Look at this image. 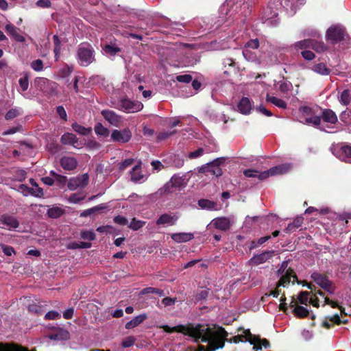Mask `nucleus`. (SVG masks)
Wrapping results in <instances>:
<instances>
[{
	"instance_id": "ea45409f",
	"label": "nucleus",
	"mask_w": 351,
	"mask_h": 351,
	"mask_svg": "<svg viewBox=\"0 0 351 351\" xmlns=\"http://www.w3.org/2000/svg\"><path fill=\"white\" fill-rule=\"evenodd\" d=\"M28 309L30 312L34 313L37 315L42 314L45 309L43 308V305H42L40 302L33 303L29 305Z\"/></svg>"
},
{
	"instance_id": "6e6552de",
	"label": "nucleus",
	"mask_w": 351,
	"mask_h": 351,
	"mask_svg": "<svg viewBox=\"0 0 351 351\" xmlns=\"http://www.w3.org/2000/svg\"><path fill=\"white\" fill-rule=\"evenodd\" d=\"M184 184V179L182 177L178 176L177 175H173L170 181L166 183L164 186L159 189L160 193L167 194L172 192V188H180Z\"/></svg>"
},
{
	"instance_id": "6ab92c4d",
	"label": "nucleus",
	"mask_w": 351,
	"mask_h": 351,
	"mask_svg": "<svg viewBox=\"0 0 351 351\" xmlns=\"http://www.w3.org/2000/svg\"><path fill=\"white\" fill-rule=\"evenodd\" d=\"M238 110L243 114H249L252 109V102L248 97H242L237 105Z\"/></svg>"
},
{
	"instance_id": "f257e3e1",
	"label": "nucleus",
	"mask_w": 351,
	"mask_h": 351,
	"mask_svg": "<svg viewBox=\"0 0 351 351\" xmlns=\"http://www.w3.org/2000/svg\"><path fill=\"white\" fill-rule=\"evenodd\" d=\"M226 5L230 8L226 12V14L230 17L233 16L234 20L243 23L247 15L250 13L249 5L245 2H237L234 0H226Z\"/></svg>"
},
{
	"instance_id": "ddd939ff",
	"label": "nucleus",
	"mask_w": 351,
	"mask_h": 351,
	"mask_svg": "<svg viewBox=\"0 0 351 351\" xmlns=\"http://www.w3.org/2000/svg\"><path fill=\"white\" fill-rule=\"evenodd\" d=\"M291 169V165L289 164H282L270 168L265 171L267 173V178L269 176L276 175L284 174L287 173Z\"/></svg>"
},
{
	"instance_id": "4d7b16f0",
	"label": "nucleus",
	"mask_w": 351,
	"mask_h": 351,
	"mask_svg": "<svg viewBox=\"0 0 351 351\" xmlns=\"http://www.w3.org/2000/svg\"><path fill=\"white\" fill-rule=\"evenodd\" d=\"M113 221L115 223H117L121 226H125L128 223L127 218L122 215L115 216L113 219Z\"/></svg>"
},
{
	"instance_id": "a878e982",
	"label": "nucleus",
	"mask_w": 351,
	"mask_h": 351,
	"mask_svg": "<svg viewBox=\"0 0 351 351\" xmlns=\"http://www.w3.org/2000/svg\"><path fill=\"white\" fill-rule=\"evenodd\" d=\"M290 306L293 307V312L298 317H305L308 315V311L304 306L297 305L296 302L292 298Z\"/></svg>"
},
{
	"instance_id": "338daca9",
	"label": "nucleus",
	"mask_w": 351,
	"mask_h": 351,
	"mask_svg": "<svg viewBox=\"0 0 351 351\" xmlns=\"http://www.w3.org/2000/svg\"><path fill=\"white\" fill-rule=\"evenodd\" d=\"M246 47L252 48L253 49H258L259 47V41L257 38L251 39L247 43Z\"/></svg>"
},
{
	"instance_id": "2f4dec72",
	"label": "nucleus",
	"mask_w": 351,
	"mask_h": 351,
	"mask_svg": "<svg viewBox=\"0 0 351 351\" xmlns=\"http://www.w3.org/2000/svg\"><path fill=\"white\" fill-rule=\"evenodd\" d=\"M198 206L202 209H208V210H218L217 206V203L209 199H201L198 200Z\"/></svg>"
},
{
	"instance_id": "7ed1b4c3",
	"label": "nucleus",
	"mask_w": 351,
	"mask_h": 351,
	"mask_svg": "<svg viewBox=\"0 0 351 351\" xmlns=\"http://www.w3.org/2000/svg\"><path fill=\"white\" fill-rule=\"evenodd\" d=\"M114 108L126 113H134L141 110L143 105L138 101H132L128 98H121Z\"/></svg>"
},
{
	"instance_id": "393cba45",
	"label": "nucleus",
	"mask_w": 351,
	"mask_h": 351,
	"mask_svg": "<svg viewBox=\"0 0 351 351\" xmlns=\"http://www.w3.org/2000/svg\"><path fill=\"white\" fill-rule=\"evenodd\" d=\"M311 278L317 285H331L327 275L325 274L313 272L311 274Z\"/></svg>"
},
{
	"instance_id": "20e7f679",
	"label": "nucleus",
	"mask_w": 351,
	"mask_h": 351,
	"mask_svg": "<svg viewBox=\"0 0 351 351\" xmlns=\"http://www.w3.org/2000/svg\"><path fill=\"white\" fill-rule=\"evenodd\" d=\"M347 36L345 29L337 25L330 26L326 33V40L333 45L344 40Z\"/></svg>"
},
{
	"instance_id": "aec40b11",
	"label": "nucleus",
	"mask_w": 351,
	"mask_h": 351,
	"mask_svg": "<svg viewBox=\"0 0 351 351\" xmlns=\"http://www.w3.org/2000/svg\"><path fill=\"white\" fill-rule=\"evenodd\" d=\"M5 30L16 41L19 43L25 42L24 36L19 33V29L15 27L12 23H8L5 25Z\"/></svg>"
},
{
	"instance_id": "423d86ee",
	"label": "nucleus",
	"mask_w": 351,
	"mask_h": 351,
	"mask_svg": "<svg viewBox=\"0 0 351 351\" xmlns=\"http://www.w3.org/2000/svg\"><path fill=\"white\" fill-rule=\"evenodd\" d=\"M132 136V134L129 128H124L121 130H112L110 138L113 142L119 143H126L130 141Z\"/></svg>"
},
{
	"instance_id": "3c124183",
	"label": "nucleus",
	"mask_w": 351,
	"mask_h": 351,
	"mask_svg": "<svg viewBox=\"0 0 351 351\" xmlns=\"http://www.w3.org/2000/svg\"><path fill=\"white\" fill-rule=\"evenodd\" d=\"M31 67L36 71H41L43 69V62L41 60L37 59L31 63Z\"/></svg>"
},
{
	"instance_id": "b1692460",
	"label": "nucleus",
	"mask_w": 351,
	"mask_h": 351,
	"mask_svg": "<svg viewBox=\"0 0 351 351\" xmlns=\"http://www.w3.org/2000/svg\"><path fill=\"white\" fill-rule=\"evenodd\" d=\"M243 175L247 178H256L262 181L267 179V173L256 169H247L243 171Z\"/></svg>"
},
{
	"instance_id": "f8f14e48",
	"label": "nucleus",
	"mask_w": 351,
	"mask_h": 351,
	"mask_svg": "<svg viewBox=\"0 0 351 351\" xmlns=\"http://www.w3.org/2000/svg\"><path fill=\"white\" fill-rule=\"evenodd\" d=\"M179 217L176 214L164 213L157 219L156 223L157 226H173L176 223Z\"/></svg>"
},
{
	"instance_id": "f3484780",
	"label": "nucleus",
	"mask_w": 351,
	"mask_h": 351,
	"mask_svg": "<svg viewBox=\"0 0 351 351\" xmlns=\"http://www.w3.org/2000/svg\"><path fill=\"white\" fill-rule=\"evenodd\" d=\"M321 110V120L323 119L324 122L331 124H335L338 121L337 116L333 110L328 108Z\"/></svg>"
},
{
	"instance_id": "cd10ccee",
	"label": "nucleus",
	"mask_w": 351,
	"mask_h": 351,
	"mask_svg": "<svg viewBox=\"0 0 351 351\" xmlns=\"http://www.w3.org/2000/svg\"><path fill=\"white\" fill-rule=\"evenodd\" d=\"M147 316L145 313L138 315L126 323L125 328L127 329H132L141 324L145 319H147Z\"/></svg>"
},
{
	"instance_id": "603ef678",
	"label": "nucleus",
	"mask_w": 351,
	"mask_h": 351,
	"mask_svg": "<svg viewBox=\"0 0 351 351\" xmlns=\"http://www.w3.org/2000/svg\"><path fill=\"white\" fill-rule=\"evenodd\" d=\"M19 83L23 91L27 90L29 86L28 76L25 75L24 77H21L19 80Z\"/></svg>"
},
{
	"instance_id": "79ce46f5",
	"label": "nucleus",
	"mask_w": 351,
	"mask_h": 351,
	"mask_svg": "<svg viewBox=\"0 0 351 351\" xmlns=\"http://www.w3.org/2000/svg\"><path fill=\"white\" fill-rule=\"evenodd\" d=\"M145 225V221L138 220L135 217H134L128 227L133 230H138L140 228H143Z\"/></svg>"
},
{
	"instance_id": "c85d7f7f",
	"label": "nucleus",
	"mask_w": 351,
	"mask_h": 351,
	"mask_svg": "<svg viewBox=\"0 0 351 351\" xmlns=\"http://www.w3.org/2000/svg\"><path fill=\"white\" fill-rule=\"evenodd\" d=\"M141 162H139L138 165H135L130 173H131V180L133 182L140 181L143 178V175L141 173Z\"/></svg>"
},
{
	"instance_id": "774afa93",
	"label": "nucleus",
	"mask_w": 351,
	"mask_h": 351,
	"mask_svg": "<svg viewBox=\"0 0 351 351\" xmlns=\"http://www.w3.org/2000/svg\"><path fill=\"white\" fill-rule=\"evenodd\" d=\"M176 301V298H165L162 299V303L165 306H172L175 304Z\"/></svg>"
},
{
	"instance_id": "4468645a",
	"label": "nucleus",
	"mask_w": 351,
	"mask_h": 351,
	"mask_svg": "<svg viewBox=\"0 0 351 351\" xmlns=\"http://www.w3.org/2000/svg\"><path fill=\"white\" fill-rule=\"evenodd\" d=\"M336 156L345 162H351V145H344L336 150Z\"/></svg>"
},
{
	"instance_id": "de8ad7c7",
	"label": "nucleus",
	"mask_w": 351,
	"mask_h": 351,
	"mask_svg": "<svg viewBox=\"0 0 351 351\" xmlns=\"http://www.w3.org/2000/svg\"><path fill=\"white\" fill-rule=\"evenodd\" d=\"M208 173L210 175L215 176L218 178L223 174V171L219 167H215L213 165H208Z\"/></svg>"
},
{
	"instance_id": "69168bd1",
	"label": "nucleus",
	"mask_w": 351,
	"mask_h": 351,
	"mask_svg": "<svg viewBox=\"0 0 351 351\" xmlns=\"http://www.w3.org/2000/svg\"><path fill=\"white\" fill-rule=\"evenodd\" d=\"M225 160H226V158L219 157V158H217L215 159L214 160L208 162V165H213V166L220 167V165H222L223 163H224Z\"/></svg>"
},
{
	"instance_id": "8fccbe9b",
	"label": "nucleus",
	"mask_w": 351,
	"mask_h": 351,
	"mask_svg": "<svg viewBox=\"0 0 351 351\" xmlns=\"http://www.w3.org/2000/svg\"><path fill=\"white\" fill-rule=\"evenodd\" d=\"M134 162L133 158H128L122 161L119 164V169L120 171H123L128 167L131 166Z\"/></svg>"
},
{
	"instance_id": "dca6fc26",
	"label": "nucleus",
	"mask_w": 351,
	"mask_h": 351,
	"mask_svg": "<svg viewBox=\"0 0 351 351\" xmlns=\"http://www.w3.org/2000/svg\"><path fill=\"white\" fill-rule=\"evenodd\" d=\"M274 250L265 251L260 254L254 255L250 259V262L254 265H260L265 263L267 260L270 259L274 254Z\"/></svg>"
},
{
	"instance_id": "9b49d317",
	"label": "nucleus",
	"mask_w": 351,
	"mask_h": 351,
	"mask_svg": "<svg viewBox=\"0 0 351 351\" xmlns=\"http://www.w3.org/2000/svg\"><path fill=\"white\" fill-rule=\"evenodd\" d=\"M103 117L111 125L119 127L122 123V117L110 110H103L101 112Z\"/></svg>"
},
{
	"instance_id": "39448f33",
	"label": "nucleus",
	"mask_w": 351,
	"mask_h": 351,
	"mask_svg": "<svg viewBox=\"0 0 351 351\" xmlns=\"http://www.w3.org/2000/svg\"><path fill=\"white\" fill-rule=\"evenodd\" d=\"M245 341H248L251 345H253V350L257 351L261 350L263 347L267 348L269 347V343L266 339H260L256 335L251 334L250 330L244 331Z\"/></svg>"
},
{
	"instance_id": "f704fd0d",
	"label": "nucleus",
	"mask_w": 351,
	"mask_h": 351,
	"mask_svg": "<svg viewBox=\"0 0 351 351\" xmlns=\"http://www.w3.org/2000/svg\"><path fill=\"white\" fill-rule=\"evenodd\" d=\"M311 49L315 50L317 53L326 51L328 49L327 45L322 41H317L312 39Z\"/></svg>"
},
{
	"instance_id": "6e6d98bb",
	"label": "nucleus",
	"mask_w": 351,
	"mask_h": 351,
	"mask_svg": "<svg viewBox=\"0 0 351 351\" xmlns=\"http://www.w3.org/2000/svg\"><path fill=\"white\" fill-rule=\"evenodd\" d=\"M135 341H136V339L134 337H132V336L127 337L123 340L122 346L123 348H129L134 343Z\"/></svg>"
},
{
	"instance_id": "4be33fe9",
	"label": "nucleus",
	"mask_w": 351,
	"mask_h": 351,
	"mask_svg": "<svg viewBox=\"0 0 351 351\" xmlns=\"http://www.w3.org/2000/svg\"><path fill=\"white\" fill-rule=\"evenodd\" d=\"M171 238L176 243H185L194 238L193 234L187 232L173 233Z\"/></svg>"
},
{
	"instance_id": "a211bd4d",
	"label": "nucleus",
	"mask_w": 351,
	"mask_h": 351,
	"mask_svg": "<svg viewBox=\"0 0 351 351\" xmlns=\"http://www.w3.org/2000/svg\"><path fill=\"white\" fill-rule=\"evenodd\" d=\"M213 221L214 226L222 231L229 230L232 226L229 218L226 217L215 218Z\"/></svg>"
},
{
	"instance_id": "473e14b6",
	"label": "nucleus",
	"mask_w": 351,
	"mask_h": 351,
	"mask_svg": "<svg viewBox=\"0 0 351 351\" xmlns=\"http://www.w3.org/2000/svg\"><path fill=\"white\" fill-rule=\"evenodd\" d=\"M266 100L267 101L273 104L274 105L280 108L285 109L287 108L286 102L282 99L278 98L276 97L270 96L267 94L266 97Z\"/></svg>"
},
{
	"instance_id": "49530a36",
	"label": "nucleus",
	"mask_w": 351,
	"mask_h": 351,
	"mask_svg": "<svg viewBox=\"0 0 351 351\" xmlns=\"http://www.w3.org/2000/svg\"><path fill=\"white\" fill-rule=\"evenodd\" d=\"M104 51L106 53L110 54L111 56H114L117 53L121 51L120 48L110 45H106L104 47Z\"/></svg>"
},
{
	"instance_id": "e433bc0d",
	"label": "nucleus",
	"mask_w": 351,
	"mask_h": 351,
	"mask_svg": "<svg viewBox=\"0 0 351 351\" xmlns=\"http://www.w3.org/2000/svg\"><path fill=\"white\" fill-rule=\"evenodd\" d=\"M95 132L98 136L103 137L108 136L110 131L107 128H105L101 123H97L94 128Z\"/></svg>"
},
{
	"instance_id": "0eeeda50",
	"label": "nucleus",
	"mask_w": 351,
	"mask_h": 351,
	"mask_svg": "<svg viewBox=\"0 0 351 351\" xmlns=\"http://www.w3.org/2000/svg\"><path fill=\"white\" fill-rule=\"evenodd\" d=\"M89 183V176L88 173H84L74 178H71L67 184L69 190L75 191L77 188H84Z\"/></svg>"
},
{
	"instance_id": "7c9ffc66",
	"label": "nucleus",
	"mask_w": 351,
	"mask_h": 351,
	"mask_svg": "<svg viewBox=\"0 0 351 351\" xmlns=\"http://www.w3.org/2000/svg\"><path fill=\"white\" fill-rule=\"evenodd\" d=\"M311 69L320 75H328L330 73V69L326 66L324 63L320 62L313 66Z\"/></svg>"
},
{
	"instance_id": "13d9d810",
	"label": "nucleus",
	"mask_w": 351,
	"mask_h": 351,
	"mask_svg": "<svg viewBox=\"0 0 351 351\" xmlns=\"http://www.w3.org/2000/svg\"><path fill=\"white\" fill-rule=\"evenodd\" d=\"M60 317L61 315L58 311H49L45 315V318L46 319H60Z\"/></svg>"
},
{
	"instance_id": "5fc2aeb1",
	"label": "nucleus",
	"mask_w": 351,
	"mask_h": 351,
	"mask_svg": "<svg viewBox=\"0 0 351 351\" xmlns=\"http://www.w3.org/2000/svg\"><path fill=\"white\" fill-rule=\"evenodd\" d=\"M192 76L189 74L180 75L176 76V80L179 82L189 83L192 81Z\"/></svg>"
},
{
	"instance_id": "c03bdc74",
	"label": "nucleus",
	"mask_w": 351,
	"mask_h": 351,
	"mask_svg": "<svg viewBox=\"0 0 351 351\" xmlns=\"http://www.w3.org/2000/svg\"><path fill=\"white\" fill-rule=\"evenodd\" d=\"M86 198V194L83 192L73 193L70 195L69 201L72 203H79L80 201Z\"/></svg>"
},
{
	"instance_id": "052dcab7",
	"label": "nucleus",
	"mask_w": 351,
	"mask_h": 351,
	"mask_svg": "<svg viewBox=\"0 0 351 351\" xmlns=\"http://www.w3.org/2000/svg\"><path fill=\"white\" fill-rule=\"evenodd\" d=\"M204 152V149L200 147L194 152H189L188 156L191 159L196 158L203 155Z\"/></svg>"
},
{
	"instance_id": "680f3d73",
	"label": "nucleus",
	"mask_w": 351,
	"mask_h": 351,
	"mask_svg": "<svg viewBox=\"0 0 351 351\" xmlns=\"http://www.w3.org/2000/svg\"><path fill=\"white\" fill-rule=\"evenodd\" d=\"M56 112L60 117L64 120H67V114L64 108L62 106H59L56 108Z\"/></svg>"
},
{
	"instance_id": "a19ab883",
	"label": "nucleus",
	"mask_w": 351,
	"mask_h": 351,
	"mask_svg": "<svg viewBox=\"0 0 351 351\" xmlns=\"http://www.w3.org/2000/svg\"><path fill=\"white\" fill-rule=\"evenodd\" d=\"M53 43H54V49L53 52L55 53L56 60H58L59 54L61 49V42L57 35H54L53 37Z\"/></svg>"
},
{
	"instance_id": "a18cd8bd",
	"label": "nucleus",
	"mask_w": 351,
	"mask_h": 351,
	"mask_svg": "<svg viewBox=\"0 0 351 351\" xmlns=\"http://www.w3.org/2000/svg\"><path fill=\"white\" fill-rule=\"evenodd\" d=\"M80 237L84 240H88L90 241H93L96 238L95 234L90 230H82L80 232Z\"/></svg>"
},
{
	"instance_id": "c9c22d12",
	"label": "nucleus",
	"mask_w": 351,
	"mask_h": 351,
	"mask_svg": "<svg viewBox=\"0 0 351 351\" xmlns=\"http://www.w3.org/2000/svg\"><path fill=\"white\" fill-rule=\"evenodd\" d=\"M312 43V39H304L300 41H298L294 44V48L295 49L306 50L311 49V44Z\"/></svg>"
},
{
	"instance_id": "f03ea898",
	"label": "nucleus",
	"mask_w": 351,
	"mask_h": 351,
	"mask_svg": "<svg viewBox=\"0 0 351 351\" xmlns=\"http://www.w3.org/2000/svg\"><path fill=\"white\" fill-rule=\"evenodd\" d=\"M95 51L88 43H83L77 49V58L79 64L82 66H87L95 60Z\"/></svg>"
},
{
	"instance_id": "c756f323",
	"label": "nucleus",
	"mask_w": 351,
	"mask_h": 351,
	"mask_svg": "<svg viewBox=\"0 0 351 351\" xmlns=\"http://www.w3.org/2000/svg\"><path fill=\"white\" fill-rule=\"evenodd\" d=\"M304 218L302 217H297L294 219L293 222L288 224L285 228L287 233L293 232L300 228L303 223Z\"/></svg>"
},
{
	"instance_id": "4c0bfd02",
	"label": "nucleus",
	"mask_w": 351,
	"mask_h": 351,
	"mask_svg": "<svg viewBox=\"0 0 351 351\" xmlns=\"http://www.w3.org/2000/svg\"><path fill=\"white\" fill-rule=\"evenodd\" d=\"M64 213V210L60 207H52L47 210V215L50 218L57 219L61 217Z\"/></svg>"
},
{
	"instance_id": "09e8293b",
	"label": "nucleus",
	"mask_w": 351,
	"mask_h": 351,
	"mask_svg": "<svg viewBox=\"0 0 351 351\" xmlns=\"http://www.w3.org/2000/svg\"><path fill=\"white\" fill-rule=\"evenodd\" d=\"M177 132V130H174L171 132H161L157 136V139L159 141H164L167 138L173 136L174 134Z\"/></svg>"
},
{
	"instance_id": "37998d69",
	"label": "nucleus",
	"mask_w": 351,
	"mask_h": 351,
	"mask_svg": "<svg viewBox=\"0 0 351 351\" xmlns=\"http://www.w3.org/2000/svg\"><path fill=\"white\" fill-rule=\"evenodd\" d=\"M305 123L318 126L321 124V117L319 115H311L310 117H306L305 119Z\"/></svg>"
},
{
	"instance_id": "e2e57ef3",
	"label": "nucleus",
	"mask_w": 351,
	"mask_h": 351,
	"mask_svg": "<svg viewBox=\"0 0 351 351\" xmlns=\"http://www.w3.org/2000/svg\"><path fill=\"white\" fill-rule=\"evenodd\" d=\"M17 345L0 343V351H16Z\"/></svg>"
},
{
	"instance_id": "412c9836",
	"label": "nucleus",
	"mask_w": 351,
	"mask_h": 351,
	"mask_svg": "<svg viewBox=\"0 0 351 351\" xmlns=\"http://www.w3.org/2000/svg\"><path fill=\"white\" fill-rule=\"evenodd\" d=\"M0 222L10 228L15 229L19 226V222L16 218L6 214L0 217Z\"/></svg>"
},
{
	"instance_id": "9d476101",
	"label": "nucleus",
	"mask_w": 351,
	"mask_h": 351,
	"mask_svg": "<svg viewBox=\"0 0 351 351\" xmlns=\"http://www.w3.org/2000/svg\"><path fill=\"white\" fill-rule=\"evenodd\" d=\"M282 276L278 282L275 285H287L290 283L293 285L297 282L298 285L301 283L298 280V277L293 269H287L284 274H281Z\"/></svg>"
},
{
	"instance_id": "58836bf2",
	"label": "nucleus",
	"mask_w": 351,
	"mask_h": 351,
	"mask_svg": "<svg viewBox=\"0 0 351 351\" xmlns=\"http://www.w3.org/2000/svg\"><path fill=\"white\" fill-rule=\"evenodd\" d=\"M339 101L344 106H348L351 101V94L348 89L344 90L339 97Z\"/></svg>"
},
{
	"instance_id": "864d4df0",
	"label": "nucleus",
	"mask_w": 351,
	"mask_h": 351,
	"mask_svg": "<svg viewBox=\"0 0 351 351\" xmlns=\"http://www.w3.org/2000/svg\"><path fill=\"white\" fill-rule=\"evenodd\" d=\"M19 115V112L16 108H12L7 112L5 115L6 120H11Z\"/></svg>"
},
{
	"instance_id": "bb28decb",
	"label": "nucleus",
	"mask_w": 351,
	"mask_h": 351,
	"mask_svg": "<svg viewBox=\"0 0 351 351\" xmlns=\"http://www.w3.org/2000/svg\"><path fill=\"white\" fill-rule=\"evenodd\" d=\"M316 296V295H315ZM299 302L303 304L311 303L313 306H316L318 304L314 300V295L308 292H302L298 296Z\"/></svg>"
},
{
	"instance_id": "1a4fd4ad",
	"label": "nucleus",
	"mask_w": 351,
	"mask_h": 351,
	"mask_svg": "<svg viewBox=\"0 0 351 351\" xmlns=\"http://www.w3.org/2000/svg\"><path fill=\"white\" fill-rule=\"evenodd\" d=\"M223 74L226 77H230L236 75L239 71L237 63L232 58L226 57L223 59Z\"/></svg>"
},
{
	"instance_id": "0e129e2a",
	"label": "nucleus",
	"mask_w": 351,
	"mask_h": 351,
	"mask_svg": "<svg viewBox=\"0 0 351 351\" xmlns=\"http://www.w3.org/2000/svg\"><path fill=\"white\" fill-rule=\"evenodd\" d=\"M1 247L4 254L6 256H11L12 254L15 253L14 250L12 246L2 245Z\"/></svg>"
},
{
	"instance_id": "bf43d9fd",
	"label": "nucleus",
	"mask_w": 351,
	"mask_h": 351,
	"mask_svg": "<svg viewBox=\"0 0 351 351\" xmlns=\"http://www.w3.org/2000/svg\"><path fill=\"white\" fill-rule=\"evenodd\" d=\"M301 55L306 60H313L315 58V55L313 52L309 50H304L301 52Z\"/></svg>"
},
{
	"instance_id": "72a5a7b5",
	"label": "nucleus",
	"mask_w": 351,
	"mask_h": 351,
	"mask_svg": "<svg viewBox=\"0 0 351 351\" xmlns=\"http://www.w3.org/2000/svg\"><path fill=\"white\" fill-rule=\"evenodd\" d=\"M72 129L77 133L86 136L89 133L91 132L92 128H85L77 123L75 122L72 123L71 125Z\"/></svg>"
},
{
	"instance_id": "5701e85b",
	"label": "nucleus",
	"mask_w": 351,
	"mask_h": 351,
	"mask_svg": "<svg viewBox=\"0 0 351 351\" xmlns=\"http://www.w3.org/2000/svg\"><path fill=\"white\" fill-rule=\"evenodd\" d=\"M60 142L65 145H73L74 147L77 146L75 145L78 142V138L73 133L66 132L60 138Z\"/></svg>"
},
{
	"instance_id": "2eb2a0df",
	"label": "nucleus",
	"mask_w": 351,
	"mask_h": 351,
	"mask_svg": "<svg viewBox=\"0 0 351 351\" xmlns=\"http://www.w3.org/2000/svg\"><path fill=\"white\" fill-rule=\"evenodd\" d=\"M60 163L64 170L72 171L77 167L78 162L74 157L63 156L60 158Z\"/></svg>"
}]
</instances>
